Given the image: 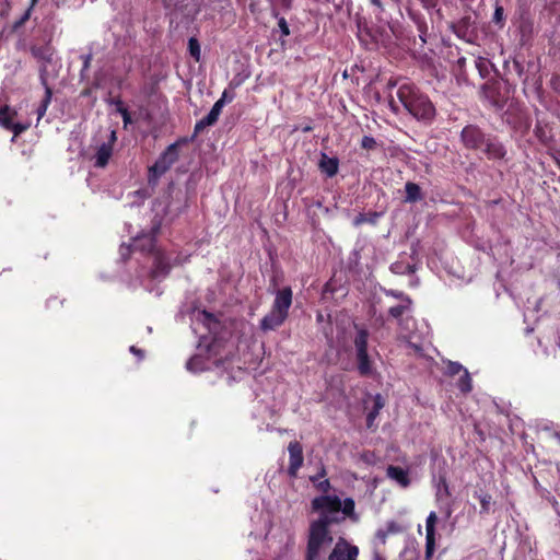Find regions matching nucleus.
I'll use <instances>...</instances> for the list:
<instances>
[{
	"instance_id": "1",
	"label": "nucleus",
	"mask_w": 560,
	"mask_h": 560,
	"mask_svg": "<svg viewBox=\"0 0 560 560\" xmlns=\"http://www.w3.org/2000/svg\"><path fill=\"white\" fill-rule=\"evenodd\" d=\"M192 330L199 336L197 353L186 364L188 371L198 373L218 365L219 342L211 337L219 327L214 316L206 311H196L192 315Z\"/></svg>"
},
{
	"instance_id": "2",
	"label": "nucleus",
	"mask_w": 560,
	"mask_h": 560,
	"mask_svg": "<svg viewBox=\"0 0 560 560\" xmlns=\"http://www.w3.org/2000/svg\"><path fill=\"white\" fill-rule=\"evenodd\" d=\"M265 529L252 532L250 536L260 538L264 536L268 549L267 560H292L294 548V532L290 524H270L268 514H260Z\"/></svg>"
},
{
	"instance_id": "3",
	"label": "nucleus",
	"mask_w": 560,
	"mask_h": 560,
	"mask_svg": "<svg viewBox=\"0 0 560 560\" xmlns=\"http://www.w3.org/2000/svg\"><path fill=\"white\" fill-rule=\"evenodd\" d=\"M153 231L154 230H152L150 233H143L142 235L137 236L127 247L122 245L120 247V254L122 257H125V250H129L130 247H132L135 250L149 252V259L153 265L150 271V277L160 280L170 272L174 265L180 264L182 260L178 257L173 258L163 252L154 250Z\"/></svg>"
},
{
	"instance_id": "4",
	"label": "nucleus",
	"mask_w": 560,
	"mask_h": 560,
	"mask_svg": "<svg viewBox=\"0 0 560 560\" xmlns=\"http://www.w3.org/2000/svg\"><path fill=\"white\" fill-rule=\"evenodd\" d=\"M312 508L320 514L317 521L324 520L327 525L338 522L339 513H342L343 517L354 515V501L351 498L341 501L337 495H320L312 501Z\"/></svg>"
},
{
	"instance_id": "5",
	"label": "nucleus",
	"mask_w": 560,
	"mask_h": 560,
	"mask_svg": "<svg viewBox=\"0 0 560 560\" xmlns=\"http://www.w3.org/2000/svg\"><path fill=\"white\" fill-rule=\"evenodd\" d=\"M397 96L404 107L417 119L429 120L434 116V107L429 98L418 92L413 84L404 82Z\"/></svg>"
},
{
	"instance_id": "6",
	"label": "nucleus",
	"mask_w": 560,
	"mask_h": 560,
	"mask_svg": "<svg viewBox=\"0 0 560 560\" xmlns=\"http://www.w3.org/2000/svg\"><path fill=\"white\" fill-rule=\"evenodd\" d=\"M329 525L323 521H314L310 525L306 560H319L332 545L334 538Z\"/></svg>"
},
{
	"instance_id": "7",
	"label": "nucleus",
	"mask_w": 560,
	"mask_h": 560,
	"mask_svg": "<svg viewBox=\"0 0 560 560\" xmlns=\"http://www.w3.org/2000/svg\"><path fill=\"white\" fill-rule=\"evenodd\" d=\"M185 139L170 144L148 170V183L156 185L159 179L178 161L182 144Z\"/></svg>"
},
{
	"instance_id": "8",
	"label": "nucleus",
	"mask_w": 560,
	"mask_h": 560,
	"mask_svg": "<svg viewBox=\"0 0 560 560\" xmlns=\"http://www.w3.org/2000/svg\"><path fill=\"white\" fill-rule=\"evenodd\" d=\"M355 355L359 373L363 376H370L374 373L373 363L368 354V331L358 330L354 338Z\"/></svg>"
},
{
	"instance_id": "9",
	"label": "nucleus",
	"mask_w": 560,
	"mask_h": 560,
	"mask_svg": "<svg viewBox=\"0 0 560 560\" xmlns=\"http://www.w3.org/2000/svg\"><path fill=\"white\" fill-rule=\"evenodd\" d=\"M409 306H410V301H409V299L405 298L400 304H398L396 306H392L389 308V314L394 318H401L399 322V325L401 327V331H400L401 337L409 341L410 347H412L415 349V351H419L420 347L418 345L411 342L412 336L409 334L410 326L415 324V320H413V318L408 317V316L404 317V315L408 313Z\"/></svg>"
},
{
	"instance_id": "10",
	"label": "nucleus",
	"mask_w": 560,
	"mask_h": 560,
	"mask_svg": "<svg viewBox=\"0 0 560 560\" xmlns=\"http://www.w3.org/2000/svg\"><path fill=\"white\" fill-rule=\"evenodd\" d=\"M16 116V112L9 106L0 107V125L11 131H13L14 136H19L23 131H25L31 122H14V117Z\"/></svg>"
},
{
	"instance_id": "11",
	"label": "nucleus",
	"mask_w": 560,
	"mask_h": 560,
	"mask_svg": "<svg viewBox=\"0 0 560 560\" xmlns=\"http://www.w3.org/2000/svg\"><path fill=\"white\" fill-rule=\"evenodd\" d=\"M358 548L350 546L346 540L340 539L336 542L328 560H355Z\"/></svg>"
},
{
	"instance_id": "12",
	"label": "nucleus",
	"mask_w": 560,
	"mask_h": 560,
	"mask_svg": "<svg viewBox=\"0 0 560 560\" xmlns=\"http://www.w3.org/2000/svg\"><path fill=\"white\" fill-rule=\"evenodd\" d=\"M288 451L290 457L288 470L291 476H295L303 464L302 446L298 442H291L288 446Z\"/></svg>"
},
{
	"instance_id": "13",
	"label": "nucleus",
	"mask_w": 560,
	"mask_h": 560,
	"mask_svg": "<svg viewBox=\"0 0 560 560\" xmlns=\"http://www.w3.org/2000/svg\"><path fill=\"white\" fill-rule=\"evenodd\" d=\"M292 304V290L289 287L277 290L275 293V301L272 307L282 312L288 316L289 308Z\"/></svg>"
},
{
	"instance_id": "14",
	"label": "nucleus",
	"mask_w": 560,
	"mask_h": 560,
	"mask_svg": "<svg viewBox=\"0 0 560 560\" xmlns=\"http://www.w3.org/2000/svg\"><path fill=\"white\" fill-rule=\"evenodd\" d=\"M438 522V516L435 512H431L425 521V547L427 555L430 556L433 553L435 548V525Z\"/></svg>"
},
{
	"instance_id": "15",
	"label": "nucleus",
	"mask_w": 560,
	"mask_h": 560,
	"mask_svg": "<svg viewBox=\"0 0 560 560\" xmlns=\"http://www.w3.org/2000/svg\"><path fill=\"white\" fill-rule=\"evenodd\" d=\"M287 317L282 312L271 307V311L261 319L260 327L262 330H273L282 325Z\"/></svg>"
},
{
	"instance_id": "16",
	"label": "nucleus",
	"mask_w": 560,
	"mask_h": 560,
	"mask_svg": "<svg viewBox=\"0 0 560 560\" xmlns=\"http://www.w3.org/2000/svg\"><path fill=\"white\" fill-rule=\"evenodd\" d=\"M386 475L401 488L409 487L411 482L408 470L399 466H388Z\"/></svg>"
},
{
	"instance_id": "17",
	"label": "nucleus",
	"mask_w": 560,
	"mask_h": 560,
	"mask_svg": "<svg viewBox=\"0 0 560 560\" xmlns=\"http://www.w3.org/2000/svg\"><path fill=\"white\" fill-rule=\"evenodd\" d=\"M462 140L468 148H478L482 143V133L478 128L468 126L462 131Z\"/></svg>"
},
{
	"instance_id": "18",
	"label": "nucleus",
	"mask_w": 560,
	"mask_h": 560,
	"mask_svg": "<svg viewBox=\"0 0 560 560\" xmlns=\"http://www.w3.org/2000/svg\"><path fill=\"white\" fill-rule=\"evenodd\" d=\"M113 154V148L110 143H102L94 155V166L105 167Z\"/></svg>"
},
{
	"instance_id": "19",
	"label": "nucleus",
	"mask_w": 560,
	"mask_h": 560,
	"mask_svg": "<svg viewBox=\"0 0 560 560\" xmlns=\"http://www.w3.org/2000/svg\"><path fill=\"white\" fill-rule=\"evenodd\" d=\"M319 168L327 176L332 177L338 172V161L337 159L329 158L326 154H323L319 162Z\"/></svg>"
},
{
	"instance_id": "20",
	"label": "nucleus",
	"mask_w": 560,
	"mask_h": 560,
	"mask_svg": "<svg viewBox=\"0 0 560 560\" xmlns=\"http://www.w3.org/2000/svg\"><path fill=\"white\" fill-rule=\"evenodd\" d=\"M373 401H374V406H373L372 410L369 411L368 417H366V424L369 428H372L375 419L377 418L380 411L383 409V407L385 405L384 399L380 394H377L373 397Z\"/></svg>"
},
{
	"instance_id": "21",
	"label": "nucleus",
	"mask_w": 560,
	"mask_h": 560,
	"mask_svg": "<svg viewBox=\"0 0 560 560\" xmlns=\"http://www.w3.org/2000/svg\"><path fill=\"white\" fill-rule=\"evenodd\" d=\"M406 202H416L421 199L420 187L415 183H407L405 186Z\"/></svg>"
},
{
	"instance_id": "22",
	"label": "nucleus",
	"mask_w": 560,
	"mask_h": 560,
	"mask_svg": "<svg viewBox=\"0 0 560 560\" xmlns=\"http://www.w3.org/2000/svg\"><path fill=\"white\" fill-rule=\"evenodd\" d=\"M188 51H189L190 56L196 61L200 60L201 49H200V44H199L197 38H195V37H190L189 38V40H188Z\"/></svg>"
},
{
	"instance_id": "23",
	"label": "nucleus",
	"mask_w": 560,
	"mask_h": 560,
	"mask_svg": "<svg viewBox=\"0 0 560 560\" xmlns=\"http://www.w3.org/2000/svg\"><path fill=\"white\" fill-rule=\"evenodd\" d=\"M222 108V103L215 102L209 114L206 116V124H214L218 120Z\"/></svg>"
},
{
	"instance_id": "24",
	"label": "nucleus",
	"mask_w": 560,
	"mask_h": 560,
	"mask_svg": "<svg viewBox=\"0 0 560 560\" xmlns=\"http://www.w3.org/2000/svg\"><path fill=\"white\" fill-rule=\"evenodd\" d=\"M457 386L463 393H469L471 390V378L467 370H464V374L459 378Z\"/></svg>"
},
{
	"instance_id": "25",
	"label": "nucleus",
	"mask_w": 560,
	"mask_h": 560,
	"mask_svg": "<svg viewBox=\"0 0 560 560\" xmlns=\"http://www.w3.org/2000/svg\"><path fill=\"white\" fill-rule=\"evenodd\" d=\"M50 100H51V91L49 88H46L45 98H44L42 105L37 109V120H39L45 115L47 107L50 103Z\"/></svg>"
},
{
	"instance_id": "26",
	"label": "nucleus",
	"mask_w": 560,
	"mask_h": 560,
	"mask_svg": "<svg viewBox=\"0 0 560 560\" xmlns=\"http://www.w3.org/2000/svg\"><path fill=\"white\" fill-rule=\"evenodd\" d=\"M479 502L481 504L482 512H488L491 505L492 498L487 493H480L478 495Z\"/></svg>"
},
{
	"instance_id": "27",
	"label": "nucleus",
	"mask_w": 560,
	"mask_h": 560,
	"mask_svg": "<svg viewBox=\"0 0 560 560\" xmlns=\"http://www.w3.org/2000/svg\"><path fill=\"white\" fill-rule=\"evenodd\" d=\"M384 528L387 530V533L389 535L398 534V533L402 532V527L398 523H396L395 521H388L385 524Z\"/></svg>"
},
{
	"instance_id": "28",
	"label": "nucleus",
	"mask_w": 560,
	"mask_h": 560,
	"mask_svg": "<svg viewBox=\"0 0 560 560\" xmlns=\"http://www.w3.org/2000/svg\"><path fill=\"white\" fill-rule=\"evenodd\" d=\"M116 104H117V110L121 115L125 126H127L131 121L130 115H129L127 108L122 105V103L120 101H118Z\"/></svg>"
},
{
	"instance_id": "29",
	"label": "nucleus",
	"mask_w": 560,
	"mask_h": 560,
	"mask_svg": "<svg viewBox=\"0 0 560 560\" xmlns=\"http://www.w3.org/2000/svg\"><path fill=\"white\" fill-rule=\"evenodd\" d=\"M128 197L132 198V200L129 201L130 206H133L135 203H141L145 199V195L141 190H136L132 194H130Z\"/></svg>"
},
{
	"instance_id": "30",
	"label": "nucleus",
	"mask_w": 560,
	"mask_h": 560,
	"mask_svg": "<svg viewBox=\"0 0 560 560\" xmlns=\"http://www.w3.org/2000/svg\"><path fill=\"white\" fill-rule=\"evenodd\" d=\"M464 370L465 369L463 368V365H460L457 362H448L447 363L446 372L450 375H456V374H458L462 371L464 372Z\"/></svg>"
},
{
	"instance_id": "31",
	"label": "nucleus",
	"mask_w": 560,
	"mask_h": 560,
	"mask_svg": "<svg viewBox=\"0 0 560 560\" xmlns=\"http://www.w3.org/2000/svg\"><path fill=\"white\" fill-rule=\"evenodd\" d=\"M392 270L396 273H404V272H413L415 269H413V266L411 265H407V266H402L400 264H393L392 265Z\"/></svg>"
},
{
	"instance_id": "32",
	"label": "nucleus",
	"mask_w": 560,
	"mask_h": 560,
	"mask_svg": "<svg viewBox=\"0 0 560 560\" xmlns=\"http://www.w3.org/2000/svg\"><path fill=\"white\" fill-rule=\"evenodd\" d=\"M488 151L494 158H502L504 155L502 148L497 144H488Z\"/></svg>"
},
{
	"instance_id": "33",
	"label": "nucleus",
	"mask_w": 560,
	"mask_h": 560,
	"mask_svg": "<svg viewBox=\"0 0 560 560\" xmlns=\"http://www.w3.org/2000/svg\"><path fill=\"white\" fill-rule=\"evenodd\" d=\"M388 535H389V534L387 533V530H386L384 527H382V528H378V529L376 530V533H375V538H376V540H377L380 544H382V545H383V544H385L386 538L388 537Z\"/></svg>"
},
{
	"instance_id": "34",
	"label": "nucleus",
	"mask_w": 560,
	"mask_h": 560,
	"mask_svg": "<svg viewBox=\"0 0 560 560\" xmlns=\"http://www.w3.org/2000/svg\"><path fill=\"white\" fill-rule=\"evenodd\" d=\"M376 142L373 137L364 136L361 141V145L364 149H373L375 147Z\"/></svg>"
},
{
	"instance_id": "35",
	"label": "nucleus",
	"mask_w": 560,
	"mask_h": 560,
	"mask_svg": "<svg viewBox=\"0 0 560 560\" xmlns=\"http://www.w3.org/2000/svg\"><path fill=\"white\" fill-rule=\"evenodd\" d=\"M233 98H234V94L225 90V91L222 93L221 97H220L217 102H221V103H222V107H224V105H225L226 103L232 102V101H233Z\"/></svg>"
},
{
	"instance_id": "36",
	"label": "nucleus",
	"mask_w": 560,
	"mask_h": 560,
	"mask_svg": "<svg viewBox=\"0 0 560 560\" xmlns=\"http://www.w3.org/2000/svg\"><path fill=\"white\" fill-rule=\"evenodd\" d=\"M504 19V12L502 7H497L493 14V21L498 24H501Z\"/></svg>"
},
{
	"instance_id": "37",
	"label": "nucleus",
	"mask_w": 560,
	"mask_h": 560,
	"mask_svg": "<svg viewBox=\"0 0 560 560\" xmlns=\"http://www.w3.org/2000/svg\"><path fill=\"white\" fill-rule=\"evenodd\" d=\"M313 482H317V487L322 491H327L329 488V481L327 479L325 480H318V478H312Z\"/></svg>"
},
{
	"instance_id": "38",
	"label": "nucleus",
	"mask_w": 560,
	"mask_h": 560,
	"mask_svg": "<svg viewBox=\"0 0 560 560\" xmlns=\"http://www.w3.org/2000/svg\"><path fill=\"white\" fill-rule=\"evenodd\" d=\"M278 24H279V28H280L282 35L288 36L290 34V30H289L287 21L283 18H281L279 20Z\"/></svg>"
},
{
	"instance_id": "39",
	"label": "nucleus",
	"mask_w": 560,
	"mask_h": 560,
	"mask_svg": "<svg viewBox=\"0 0 560 560\" xmlns=\"http://www.w3.org/2000/svg\"><path fill=\"white\" fill-rule=\"evenodd\" d=\"M185 0H164V4L167 9H176Z\"/></svg>"
},
{
	"instance_id": "40",
	"label": "nucleus",
	"mask_w": 560,
	"mask_h": 560,
	"mask_svg": "<svg viewBox=\"0 0 560 560\" xmlns=\"http://www.w3.org/2000/svg\"><path fill=\"white\" fill-rule=\"evenodd\" d=\"M213 124H206V117H203L201 120H199L196 126H195V130L196 132L200 131L201 129H203L205 127H208V126H212Z\"/></svg>"
},
{
	"instance_id": "41",
	"label": "nucleus",
	"mask_w": 560,
	"mask_h": 560,
	"mask_svg": "<svg viewBox=\"0 0 560 560\" xmlns=\"http://www.w3.org/2000/svg\"><path fill=\"white\" fill-rule=\"evenodd\" d=\"M213 124H206V117H203L201 120H199L196 126H195V130L196 132L200 131L201 129H203L205 127H208V126H212Z\"/></svg>"
},
{
	"instance_id": "42",
	"label": "nucleus",
	"mask_w": 560,
	"mask_h": 560,
	"mask_svg": "<svg viewBox=\"0 0 560 560\" xmlns=\"http://www.w3.org/2000/svg\"><path fill=\"white\" fill-rule=\"evenodd\" d=\"M31 8L27 9V11L24 13V15L21 18L20 21H18L15 24H14V27H19L21 26L28 18H30V13H31Z\"/></svg>"
},
{
	"instance_id": "43",
	"label": "nucleus",
	"mask_w": 560,
	"mask_h": 560,
	"mask_svg": "<svg viewBox=\"0 0 560 560\" xmlns=\"http://www.w3.org/2000/svg\"><path fill=\"white\" fill-rule=\"evenodd\" d=\"M33 54L40 58H49V50L46 49L45 51H42L40 49H33Z\"/></svg>"
},
{
	"instance_id": "44",
	"label": "nucleus",
	"mask_w": 560,
	"mask_h": 560,
	"mask_svg": "<svg viewBox=\"0 0 560 560\" xmlns=\"http://www.w3.org/2000/svg\"><path fill=\"white\" fill-rule=\"evenodd\" d=\"M116 139H117V138H116V131H114V130H113V131L110 132L109 140H108L106 143H110V144H112V148H113V147H114V143H115V141H116Z\"/></svg>"
},
{
	"instance_id": "45",
	"label": "nucleus",
	"mask_w": 560,
	"mask_h": 560,
	"mask_svg": "<svg viewBox=\"0 0 560 560\" xmlns=\"http://www.w3.org/2000/svg\"><path fill=\"white\" fill-rule=\"evenodd\" d=\"M364 221H365L364 215H363V214H360V215H358V217L354 219V222H353V223H354V225H359V224L363 223Z\"/></svg>"
},
{
	"instance_id": "46",
	"label": "nucleus",
	"mask_w": 560,
	"mask_h": 560,
	"mask_svg": "<svg viewBox=\"0 0 560 560\" xmlns=\"http://www.w3.org/2000/svg\"><path fill=\"white\" fill-rule=\"evenodd\" d=\"M362 458L366 462V463H373L374 462V455L373 454H365L362 456Z\"/></svg>"
},
{
	"instance_id": "47",
	"label": "nucleus",
	"mask_w": 560,
	"mask_h": 560,
	"mask_svg": "<svg viewBox=\"0 0 560 560\" xmlns=\"http://www.w3.org/2000/svg\"><path fill=\"white\" fill-rule=\"evenodd\" d=\"M130 351L137 355H139L140 358L142 357V352L141 350H138L136 347H130Z\"/></svg>"
},
{
	"instance_id": "48",
	"label": "nucleus",
	"mask_w": 560,
	"mask_h": 560,
	"mask_svg": "<svg viewBox=\"0 0 560 560\" xmlns=\"http://www.w3.org/2000/svg\"><path fill=\"white\" fill-rule=\"evenodd\" d=\"M373 560H386L384 556L378 552L374 553Z\"/></svg>"
},
{
	"instance_id": "49",
	"label": "nucleus",
	"mask_w": 560,
	"mask_h": 560,
	"mask_svg": "<svg viewBox=\"0 0 560 560\" xmlns=\"http://www.w3.org/2000/svg\"><path fill=\"white\" fill-rule=\"evenodd\" d=\"M303 130H304V131H310V130H311V127H305Z\"/></svg>"
},
{
	"instance_id": "50",
	"label": "nucleus",
	"mask_w": 560,
	"mask_h": 560,
	"mask_svg": "<svg viewBox=\"0 0 560 560\" xmlns=\"http://www.w3.org/2000/svg\"><path fill=\"white\" fill-rule=\"evenodd\" d=\"M396 298L402 296V293L395 294Z\"/></svg>"
},
{
	"instance_id": "51",
	"label": "nucleus",
	"mask_w": 560,
	"mask_h": 560,
	"mask_svg": "<svg viewBox=\"0 0 560 560\" xmlns=\"http://www.w3.org/2000/svg\"><path fill=\"white\" fill-rule=\"evenodd\" d=\"M396 298L402 296V293L395 294Z\"/></svg>"
},
{
	"instance_id": "52",
	"label": "nucleus",
	"mask_w": 560,
	"mask_h": 560,
	"mask_svg": "<svg viewBox=\"0 0 560 560\" xmlns=\"http://www.w3.org/2000/svg\"><path fill=\"white\" fill-rule=\"evenodd\" d=\"M36 0H32V5L35 3Z\"/></svg>"
}]
</instances>
